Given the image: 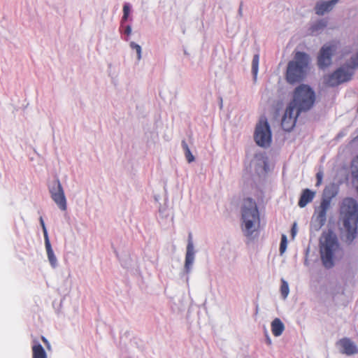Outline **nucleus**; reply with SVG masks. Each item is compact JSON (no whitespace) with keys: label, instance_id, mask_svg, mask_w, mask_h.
I'll return each instance as SVG.
<instances>
[{"label":"nucleus","instance_id":"nucleus-21","mask_svg":"<svg viewBox=\"0 0 358 358\" xmlns=\"http://www.w3.org/2000/svg\"><path fill=\"white\" fill-rule=\"evenodd\" d=\"M182 147L185 150V157H186V159L187 160V162L189 163H191L192 162L194 161V155L192 154L187 144L186 143V142L185 141H183L182 142Z\"/></svg>","mask_w":358,"mask_h":358},{"label":"nucleus","instance_id":"nucleus-27","mask_svg":"<svg viewBox=\"0 0 358 358\" xmlns=\"http://www.w3.org/2000/svg\"><path fill=\"white\" fill-rule=\"evenodd\" d=\"M323 171H320L317 173L316 174V178H317V182H316V186H320L322 183V178H323Z\"/></svg>","mask_w":358,"mask_h":358},{"label":"nucleus","instance_id":"nucleus-6","mask_svg":"<svg viewBox=\"0 0 358 358\" xmlns=\"http://www.w3.org/2000/svg\"><path fill=\"white\" fill-rule=\"evenodd\" d=\"M254 138L256 143L261 147H268L271 143V131L265 116L260 117L256 125Z\"/></svg>","mask_w":358,"mask_h":358},{"label":"nucleus","instance_id":"nucleus-1","mask_svg":"<svg viewBox=\"0 0 358 358\" xmlns=\"http://www.w3.org/2000/svg\"><path fill=\"white\" fill-rule=\"evenodd\" d=\"M339 221L346 239L352 242L358 234V202L352 197H345L339 206Z\"/></svg>","mask_w":358,"mask_h":358},{"label":"nucleus","instance_id":"nucleus-8","mask_svg":"<svg viewBox=\"0 0 358 358\" xmlns=\"http://www.w3.org/2000/svg\"><path fill=\"white\" fill-rule=\"evenodd\" d=\"M330 199H323L320 206L315 210V213L313 217V222L314 228L319 230L325 224L327 220V213L330 207Z\"/></svg>","mask_w":358,"mask_h":358},{"label":"nucleus","instance_id":"nucleus-7","mask_svg":"<svg viewBox=\"0 0 358 358\" xmlns=\"http://www.w3.org/2000/svg\"><path fill=\"white\" fill-rule=\"evenodd\" d=\"M352 74L353 71L349 67V65L340 67L325 78V84L329 87L337 86L351 80Z\"/></svg>","mask_w":358,"mask_h":358},{"label":"nucleus","instance_id":"nucleus-28","mask_svg":"<svg viewBox=\"0 0 358 358\" xmlns=\"http://www.w3.org/2000/svg\"><path fill=\"white\" fill-rule=\"evenodd\" d=\"M296 234V224L294 223L292 229H291V234L292 238H294Z\"/></svg>","mask_w":358,"mask_h":358},{"label":"nucleus","instance_id":"nucleus-30","mask_svg":"<svg viewBox=\"0 0 358 358\" xmlns=\"http://www.w3.org/2000/svg\"><path fill=\"white\" fill-rule=\"evenodd\" d=\"M41 340L45 343V345L47 346V348H49V345H50L49 343H48V340L44 336L41 337Z\"/></svg>","mask_w":358,"mask_h":358},{"label":"nucleus","instance_id":"nucleus-15","mask_svg":"<svg viewBox=\"0 0 358 358\" xmlns=\"http://www.w3.org/2000/svg\"><path fill=\"white\" fill-rule=\"evenodd\" d=\"M315 194V192L309 189H303L298 203L299 206L304 208L308 203L313 201Z\"/></svg>","mask_w":358,"mask_h":358},{"label":"nucleus","instance_id":"nucleus-3","mask_svg":"<svg viewBox=\"0 0 358 358\" xmlns=\"http://www.w3.org/2000/svg\"><path fill=\"white\" fill-rule=\"evenodd\" d=\"M338 250L339 244L336 236L331 231L324 232L320 239V252L325 268H330L334 266V259Z\"/></svg>","mask_w":358,"mask_h":358},{"label":"nucleus","instance_id":"nucleus-14","mask_svg":"<svg viewBox=\"0 0 358 358\" xmlns=\"http://www.w3.org/2000/svg\"><path fill=\"white\" fill-rule=\"evenodd\" d=\"M194 259V248H193V243L192 241L189 239L187 247V252H186V257H185V267L187 271V272H189L190 270V268L193 264Z\"/></svg>","mask_w":358,"mask_h":358},{"label":"nucleus","instance_id":"nucleus-9","mask_svg":"<svg viewBox=\"0 0 358 358\" xmlns=\"http://www.w3.org/2000/svg\"><path fill=\"white\" fill-rule=\"evenodd\" d=\"M301 113L289 103L287 106L281 121V126L286 131H290L296 125V120Z\"/></svg>","mask_w":358,"mask_h":358},{"label":"nucleus","instance_id":"nucleus-25","mask_svg":"<svg viewBox=\"0 0 358 358\" xmlns=\"http://www.w3.org/2000/svg\"><path fill=\"white\" fill-rule=\"evenodd\" d=\"M349 67L352 69L355 68H358V53L356 55L351 57V61L349 64Z\"/></svg>","mask_w":358,"mask_h":358},{"label":"nucleus","instance_id":"nucleus-11","mask_svg":"<svg viewBox=\"0 0 358 358\" xmlns=\"http://www.w3.org/2000/svg\"><path fill=\"white\" fill-rule=\"evenodd\" d=\"M336 50L334 44L324 45L317 57V64L320 68L324 69L331 63V56Z\"/></svg>","mask_w":358,"mask_h":358},{"label":"nucleus","instance_id":"nucleus-17","mask_svg":"<svg viewBox=\"0 0 358 358\" xmlns=\"http://www.w3.org/2000/svg\"><path fill=\"white\" fill-rule=\"evenodd\" d=\"M32 358H48L47 353L43 347L38 343H36L31 348Z\"/></svg>","mask_w":358,"mask_h":358},{"label":"nucleus","instance_id":"nucleus-12","mask_svg":"<svg viewBox=\"0 0 358 358\" xmlns=\"http://www.w3.org/2000/svg\"><path fill=\"white\" fill-rule=\"evenodd\" d=\"M336 346L339 348L340 352L351 356L358 353V347L350 338L344 337L339 339L336 343Z\"/></svg>","mask_w":358,"mask_h":358},{"label":"nucleus","instance_id":"nucleus-31","mask_svg":"<svg viewBox=\"0 0 358 358\" xmlns=\"http://www.w3.org/2000/svg\"><path fill=\"white\" fill-rule=\"evenodd\" d=\"M267 343H268V345H271V338H268V337L267 338Z\"/></svg>","mask_w":358,"mask_h":358},{"label":"nucleus","instance_id":"nucleus-24","mask_svg":"<svg viewBox=\"0 0 358 358\" xmlns=\"http://www.w3.org/2000/svg\"><path fill=\"white\" fill-rule=\"evenodd\" d=\"M130 8L128 3H125L123 6V16L122 19V22L126 21L129 15Z\"/></svg>","mask_w":358,"mask_h":358},{"label":"nucleus","instance_id":"nucleus-20","mask_svg":"<svg viewBox=\"0 0 358 358\" xmlns=\"http://www.w3.org/2000/svg\"><path fill=\"white\" fill-rule=\"evenodd\" d=\"M259 56L258 54L254 55L252 62V71L255 76V78L257 76L259 69Z\"/></svg>","mask_w":358,"mask_h":358},{"label":"nucleus","instance_id":"nucleus-23","mask_svg":"<svg viewBox=\"0 0 358 358\" xmlns=\"http://www.w3.org/2000/svg\"><path fill=\"white\" fill-rule=\"evenodd\" d=\"M130 47L131 49L135 50L137 53V59L138 60L141 58V47L134 42L130 43Z\"/></svg>","mask_w":358,"mask_h":358},{"label":"nucleus","instance_id":"nucleus-26","mask_svg":"<svg viewBox=\"0 0 358 358\" xmlns=\"http://www.w3.org/2000/svg\"><path fill=\"white\" fill-rule=\"evenodd\" d=\"M40 223L43 228V235H44V239L46 240V238H49L48 231L43 221V219L42 217H40Z\"/></svg>","mask_w":358,"mask_h":358},{"label":"nucleus","instance_id":"nucleus-10","mask_svg":"<svg viewBox=\"0 0 358 358\" xmlns=\"http://www.w3.org/2000/svg\"><path fill=\"white\" fill-rule=\"evenodd\" d=\"M50 192L53 201L62 210H66V201L62 185L58 179L53 181L50 187Z\"/></svg>","mask_w":358,"mask_h":358},{"label":"nucleus","instance_id":"nucleus-19","mask_svg":"<svg viewBox=\"0 0 358 358\" xmlns=\"http://www.w3.org/2000/svg\"><path fill=\"white\" fill-rule=\"evenodd\" d=\"M289 292V289L288 283L284 279H281L280 293L282 297L285 299L287 297Z\"/></svg>","mask_w":358,"mask_h":358},{"label":"nucleus","instance_id":"nucleus-5","mask_svg":"<svg viewBox=\"0 0 358 358\" xmlns=\"http://www.w3.org/2000/svg\"><path fill=\"white\" fill-rule=\"evenodd\" d=\"M315 101V93L308 85L301 84L295 88L290 105L296 107L301 113L310 110Z\"/></svg>","mask_w":358,"mask_h":358},{"label":"nucleus","instance_id":"nucleus-13","mask_svg":"<svg viewBox=\"0 0 358 358\" xmlns=\"http://www.w3.org/2000/svg\"><path fill=\"white\" fill-rule=\"evenodd\" d=\"M338 1L339 0H331L328 1L317 2L315 6L316 13L319 15H324L326 12L331 10Z\"/></svg>","mask_w":358,"mask_h":358},{"label":"nucleus","instance_id":"nucleus-2","mask_svg":"<svg viewBox=\"0 0 358 358\" xmlns=\"http://www.w3.org/2000/svg\"><path fill=\"white\" fill-rule=\"evenodd\" d=\"M242 229L246 236H251L260 227V215L256 202L251 198L243 200L241 208Z\"/></svg>","mask_w":358,"mask_h":358},{"label":"nucleus","instance_id":"nucleus-22","mask_svg":"<svg viewBox=\"0 0 358 358\" xmlns=\"http://www.w3.org/2000/svg\"><path fill=\"white\" fill-rule=\"evenodd\" d=\"M287 236H286V235L282 234L281 236V241H280V255H282L285 252V250L287 249Z\"/></svg>","mask_w":358,"mask_h":358},{"label":"nucleus","instance_id":"nucleus-18","mask_svg":"<svg viewBox=\"0 0 358 358\" xmlns=\"http://www.w3.org/2000/svg\"><path fill=\"white\" fill-rule=\"evenodd\" d=\"M45 246L50 264L52 267H55L57 265V258L52 249L49 238H46V240H45Z\"/></svg>","mask_w":358,"mask_h":358},{"label":"nucleus","instance_id":"nucleus-16","mask_svg":"<svg viewBox=\"0 0 358 358\" xmlns=\"http://www.w3.org/2000/svg\"><path fill=\"white\" fill-rule=\"evenodd\" d=\"M285 329V326L279 318L274 319L271 322V331L275 336H280Z\"/></svg>","mask_w":358,"mask_h":358},{"label":"nucleus","instance_id":"nucleus-4","mask_svg":"<svg viewBox=\"0 0 358 358\" xmlns=\"http://www.w3.org/2000/svg\"><path fill=\"white\" fill-rule=\"evenodd\" d=\"M309 63V57L307 54L296 52L294 59L288 63L286 80L290 84L301 82L306 76V69Z\"/></svg>","mask_w":358,"mask_h":358},{"label":"nucleus","instance_id":"nucleus-29","mask_svg":"<svg viewBox=\"0 0 358 358\" xmlns=\"http://www.w3.org/2000/svg\"><path fill=\"white\" fill-rule=\"evenodd\" d=\"M131 33V26L129 25H127L125 28V30H124V34H127V36L130 35Z\"/></svg>","mask_w":358,"mask_h":358}]
</instances>
